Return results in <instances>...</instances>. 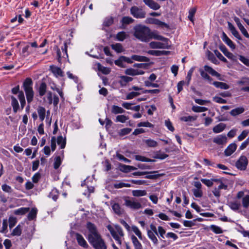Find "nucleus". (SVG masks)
<instances>
[{"instance_id":"53","label":"nucleus","mask_w":249,"mask_h":249,"mask_svg":"<svg viewBox=\"0 0 249 249\" xmlns=\"http://www.w3.org/2000/svg\"><path fill=\"white\" fill-rule=\"evenodd\" d=\"M135 159L137 160L142 161H145V162H151L153 161L154 160L147 158L145 157H143L140 155H136Z\"/></svg>"},{"instance_id":"57","label":"nucleus","mask_w":249,"mask_h":249,"mask_svg":"<svg viewBox=\"0 0 249 249\" xmlns=\"http://www.w3.org/2000/svg\"><path fill=\"white\" fill-rule=\"evenodd\" d=\"M124 72L126 75H131V76L137 75L136 70L132 69V68H129V69H126L125 70Z\"/></svg>"},{"instance_id":"44","label":"nucleus","mask_w":249,"mask_h":249,"mask_svg":"<svg viewBox=\"0 0 249 249\" xmlns=\"http://www.w3.org/2000/svg\"><path fill=\"white\" fill-rule=\"evenodd\" d=\"M37 210L36 208H32L28 215V218L29 220H33L36 216Z\"/></svg>"},{"instance_id":"15","label":"nucleus","mask_w":249,"mask_h":249,"mask_svg":"<svg viewBox=\"0 0 249 249\" xmlns=\"http://www.w3.org/2000/svg\"><path fill=\"white\" fill-rule=\"evenodd\" d=\"M133 78L128 77L127 76H120V80L119 81V83L120 84L121 87H125L127 83L132 81Z\"/></svg>"},{"instance_id":"27","label":"nucleus","mask_w":249,"mask_h":249,"mask_svg":"<svg viewBox=\"0 0 249 249\" xmlns=\"http://www.w3.org/2000/svg\"><path fill=\"white\" fill-rule=\"evenodd\" d=\"M37 113L39 119L41 121H43L45 117L46 109L42 107H39L37 109Z\"/></svg>"},{"instance_id":"24","label":"nucleus","mask_w":249,"mask_h":249,"mask_svg":"<svg viewBox=\"0 0 249 249\" xmlns=\"http://www.w3.org/2000/svg\"><path fill=\"white\" fill-rule=\"evenodd\" d=\"M30 210L29 208L21 207L14 211V213L17 215H23L28 213Z\"/></svg>"},{"instance_id":"42","label":"nucleus","mask_w":249,"mask_h":249,"mask_svg":"<svg viewBox=\"0 0 249 249\" xmlns=\"http://www.w3.org/2000/svg\"><path fill=\"white\" fill-rule=\"evenodd\" d=\"M127 36L126 34L124 32H120L116 35V39L120 41H124Z\"/></svg>"},{"instance_id":"49","label":"nucleus","mask_w":249,"mask_h":249,"mask_svg":"<svg viewBox=\"0 0 249 249\" xmlns=\"http://www.w3.org/2000/svg\"><path fill=\"white\" fill-rule=\"evenodd\" d=\"M134 19L129 17H124L122 18L121 22L123 25H127L132 23Z\"/></svg>"},{"instance_id":"35","label":"nucleus","mask_w":249,"mask_h":249,"mask_svg":"<svg viewBox=\"0 0 249 249\" xmlns=\"http://www.w3.org/2000/svg\"><path fill=\"white\" fill-rule=\"evenodd\" d=\"M59 193L56 189H53L49 195V197L52 198L54 201L58 198Z\"/></svg>"},{"instance_id":"5","label":"nucleus","mask_w":249,"mask_h":249,"mask_svg":"<svg viewBox=\"0 0 249 249\" xmlns=\"http://www.w3.org/2000/svg\"><path fill=\"white\" fill-rule=\"evenodd\" d=\"M248 164V160L247 158L245 156L242 155L237 160L235 166L238 169L244 171L246 169Z\"/></svg>"},{"instance_id":"14","label":"nucleus","mask_w":249,"mask_h":249,"mask_svg":"<svg viewBox=\"0 0 249 249\" xmlns=\"http://www.w3.org/2000/svg\"><path fill=\"white\" fill-rule=\"evenodd\" d=\"M50 70L52 71V72L54 74V75L57 77V76H60L63 77L64 76V72L62 71V70L56 66H50Z\"/></svg>"},{"instance_id":"59","label":"nucleus","mask_w":249,"mask_h":249,"mask_svg":"<svg viewBox=\"0 0 249 249\" xmlns=\"http://www.w3.org/2000/svg\"><path fill=\"white\" fill-rule=\"evenodd\" d=\"M242 204L244 208H248L249 206V195H246L243 197Z\"/></svg>"},{"instance_id":"34","label":"nucleus","mask_w":249,"mask_h":249,"mask_svg":"<svg viewBox=\"0 0 249 249\" xmlns=\"http://www.w3.org/2000/svg\"><path fill=\"white\" fill-rule=\"evenodd\" d=\"M167 52L164 51L149 50L147 53L154 56H160L166 54Z\"/></svg>"},{"instance_id":"4","label":"nucleus","mask_w":249,"mask_h":249,"mask_svg":"<svg viewBox=\"0 0 249 249\" xmlns=\"http://www.w3.org/2000/svg\"><path fill=\"white\" fill-rule=\"evenodd\" d=\"M107 228L110 232L113 238L119 244L121 245L122 242L120 237H123L124 235L122 228L119 225H115L114 227H113L110 225H107Z\"/></svg>"},{"instance_id":"64","label":"nucleus","mask_w":249,"mask_h":249,"mask_svg":"<svg viewBox=\"0 0 249 249\" xmlns=\"http://www.w3.org/2000/svg\"><path fill=\"white\" fill-rule=\"evenodd\" d=\"M17 221L15 217H10L9 218V228L10 229H12L14 227L16 224L17 223Z\"/></svg>"},{"instance_id":"54","label":"nucleus","mask_w":249,"mask_h":249,"mask_svg":"<svg viewBox=\"0 0 249 249\" xmlns=\"http://www.w3.org/2000/svg\"><path fill=\"white\" fill-rule=\"evenodd\" d=\"M145 143L151 147H155L158 145V143L154 140L151 139H148L145 140Z\"/></svg>"},{"instance_id":"33","label":"nucleus","mask_w":249,"mask_h":249,"mask_svg":"<svg viewBox=\"0 0 249 249\" xmlns=\"http://www.w3.org/2000/svg\"><path fill=\"white\" fill-rule=\"evenodd\" d=\"M18 98L20 103L21 109H23L25 105L26 102L24 94L22 91H21L20 92H19V94L18 95Z\"/></svg>"},{"instance_id":"61","label":"nucleus","mask_w":249,"mask_h":249,"mask_svg":"<svg viewBox=\"0 0 249 249\" xmlns=\"http://www.w3.org/2000/svg\"><path fill=\"white\" fill-rule=\"evenodd\" d=\"M2 190L6 193H11L13 191V189L11 187L6 184H4L1 186Z\"/></svg>"},{"instance_id":"56","label":"nucleus","mask_w":249,"mask_h":249,"mask_svg":"<svg viewBox=\"0 0 249 249\" xmlns=\"http://www.w3.org/2000/svg\"><path fill=\"white\" fill-rule=\"evenodd\" d=\"M29 45H27L22 48V54L24 57H26L30 54L31 52L29 51Z\"/></svg>"},{"instance_id":"40","label":"nucleus","mask_w":249,"mask_h":249,"mask_svg":"<svg viewBox=\"0 0 249 249\" xmlns=\"http://www.w3.org/2000/svg\"><path fill=\"white\" fill-rule=\"evenodd\" d=\"M22 231L21 226L18 225L13 230L11 233L12 236H19L20 235Z\"/></svg>"},{"instance_id":"25","label":"nucleus","mask_w":249,"mask_h":249,"mask_svg":"<svg viewBox=\"0 0 249 249\" xmlns=\"http://www.w3.org/2000/svg\"><path fill=\"white\" fill-rule=\"evenodd\" d=\"M216 88L221 89H227L229 88V86L225 83L215 81L212 83Z\"/></svg>"},{"instance_id":"52","label":"nucleus","mask_w":249,"mask_h":249,"mask_svg":"<svg viewBox=\"0 0 249 249\" xmlns=\"http://www.w3.org/2000/svg\"><path fill=\"white\" fill-rule=\"evenodd\" d=\"M132 230L140 239H142V232L137 227L135 226H132Z\"/></svg>"},{"instance_id":"13","label":"nucleus","mask_w":249,"mask_h":249,"mask_svg":"<svg viewBox=\"0 0 249 249\" xmlns=\"http://www.w3.org/2000/svg\"><path fill=\"white\" fill-rule=\"evenodd\" d=\"M222 40L225 43L229 46L232 50L235 48V45L233 42L228 37L226 34L223 32L222 35Z\"/></svg>"},{"instance_id":"55","label":"nucleus","mask_w":249,"mask_h":249,"mask_svg":"<svg viewBox=\"0 0 249 249\" xmlns=\"http://www.w3.org/2000/svg\"><path fill=\"white\" fill-rule=\"evenodd\" d=\"M168 157V155L164 153H161L160 151L157 152L154 158L156 159H159L160 160H163Z\"/></svg>"},{"instance_id":"28","label":"nucleus","mask_w":249,"mask_h":249,"mask_svg":"<svg viewBox=\"0 0 249 249\" xmlns=\"http://www.w3.org/2000/svg\"><path fill=\"white\" fill-rule=\"evenodd\" d=\"M131 59L135 61L140 62H148L149 61V59L147 57L138 55H132Z\"/></svg>"},{"instance_id":"19","label":"nucleus","mask_w":249,"mask_h":249,"mask_svg":"<svg viewBox=\"0 0 249 249\" xmlns=\"http://www.w3.org/2000/svg\"><path fill=\"white\" fill-rule=\"evenodd\" d=\"M131 239L135 249H142V244L135 235H131Z\"/></svg>"},{"instance_id":"60","label":"nucleus","mask_w":249,"mask_h":249,"mask_svg":"<svg viewBox=\"0 0 249 249\" xmlns=\"http://www.w3.org/2000/svg\"><path fill=\"white\" fill-rule=\"evenodd\" d=\"M215 55L222 61L226 63L227 60L222 55V54L217 50H214V51Z\"/></svg>"},{"instance_id":"23","label":"nucleus","mask_w":249,"mask_h":249,"mask_svg":"<svg viewBox=\"0 0 249 249\" xmlns=\"http://www.w3.org/2000/svg\"><path fill=\"white\" fill-rule=\"evenodd\" d=\"M226 125L223 123H220L214 127H213V130L215 133H218L223 131L226 128Z\"/></svg>"},{"instance_id":"16","label":"nucleus","mask_w":249,"mask_h":249,"mask_svg":"<svg viewBox=\"0 0 249 249\" xmlns=\"http://www.w3.org/2000/svg\"><path fill=\"white\" fill-rule=\"evenodd\" d=\"M149 47L152 49H164L166 45L160 42L152 41L149 43Z\"/></svg>"},{"instance_id":"31","label":"nucleus","mask_w":249,"mask_h":249,"mask_svg":"<svg viewBox=\"0 0 249 249\" xmlns=\"http://www.w3.org/2000/svg\"><path fill=\"white\" fill-rule=\"evenodd\" d=\"M132 194L134 196L139 197L146 196L147 192L145 190H136L132 191Z\"/></svg>"},{"instance_id":"47","label":"nucleus","mask_w":249,"mask_h":249,"mask_svg":"<svg viewBox=\"0 0 249 249\" xmlns=\"http://www.w3.org/2000/svg\"><path fill=\"white\" fill-rule=\"evenodd\" d=\"M196 8L193 7L191 8L189 11V15L188 16V18L192 22H193L194 20V17L196 14Z\"/></svg>"},{"instance_id":"39","label":"nucleus","mask_w":249,"mask_h":249,"mask_svg":"<svg viewBox=\"0 0 249 249\" xmlns=\"http://www.w3.org/2000/svg\"><path fill=\"white\" fill-rule=\"evenodd\" d=\"M121 167L122 168V171L125 173H127L131 171H133L137 169V168L134 166L124 164L121 165Z\"/></svg>"},{"instance_id":"41","label":"nucleus","mask_w":249,"mask_h":249,"mask_svg":"<svg viewBox=\"0 0 249 249\" xmlns=\"http://www.w3.org/2000/svg\"><path fill=\"white\" fill-rule=\"evenodd\" d=\"M113 23V18L111 17H108L105 18L103 25L105 27H109Z\"/></svg>"},{"instance_id":"20","label":"nucleus","mask_w":249,"mask_h":249,"mask_svg":"<svg viewBox=\"0 0 249 249\" xmlns=\"http://www.w3.org/2000/svg\"><path fill=\"white\" fill-rule=\"evenodd\" d=\"M220 50L223 52V53L228 58L233 59L234 56L231 52H229L226 47L222 45L219 47Z\"/></svg>"},{"instance_id":"29","label":"nucleus","mask_w":249,"mask_h":249,"mask_svg":"<svg viewBox=\"0 0 249 249\" xmlns=\"http://www.w3.org/2000/svg\"><path fill=\"white\" fill-rule=\"evenodd\" d=\"M11 98L12 100L11 105L13 107V111L15 113H16L19 107L18 101L17 99L13 96H12Z\"/></svg>"},{"instance_id":"22","label":"nucleus","mask_w":249,"mask_h":249,"mask_svg":"<svg viewBox=\"0 0 249 249\" xmlns=\"http://www.w3.org/2000/svg\"><path fill=\"white\" fill-rule=\"evenodd\" d=\"M245 111V109L243 107H238L232 109L230 112V114L232 116H236L243 113Z\"/></svg>"},{"instance_id":"12","label":"nucleus","mask_w":249,"mask_h":249,"mask_svg":"<svg viewBox=\"0 0 249 249\" xmlns=\"http://www.w3.org/2000/svg\"><path fill=\"white\" fill-rule=\"evenodd\" d=\"M143 1L146 5L154 10H158L160 7V4L153 0H143Z\"/></svg>"},{"instance_id":"46","label":"nucleus","mask_w":249,"mask_h":249,"mask_svg":"<svg viewBox=\"0 0 249 249\" xmlns=\"http://www.w3.org/2000/svg\"><path fill=\"white\" fill-rule=\"evenodd\" d=\"M210 229L216 234L223 233V231L221 228L217 226L212 225L210 226Z\"/></svg>"},{"instance_id":"38","label":"nucleus","mask_w":249,"mask_h":249,"mask_svg":"<svg viewBox=\"0 0 249 249\" xmlns=\"http://www.w3.org/2000/svg\"><path fill=\"white\" fill-rule=\"evenodd\" d=\"M228 205L232 210L237 211L240 207V203L237 201L230 202L229 203Z\"/></svg>"},{"instance_id":"43","label":"nucleus","mask_w":249,"mask_h":249,"mask_svg":"<svg viewBox=\"0 0 249 249\" xmlns=\"http://www.w3.org/2000/svg\"><path fill=\"white\" fill-rule=\"evenodd\" d=\"M192 110L195 112H202L208 110V108L206 107L199 106H193L192 108Z\"/></svg>"},{"instance_id":"1","label":"nucleus","mask_w":249,"mask_h":249,"mask_svg":"<svg viewBox=\"0 0 249 249\" xmlns=\"http://www.w3.org/2000/svg\"><path fill=\"white\" fill-rule=\"evenodd\" d=\"M86 227L89 231L87 239L92 247L94 249H107L106 243L98 232L96 226L88 222Z\"/></svg>"},{"instance_id":"45","label":"nucleus","mask_w":249,"mask_h":249,"mask_svg":"<svg viewBox=\"0 0 249 249\" xmlns=\"http://www.w3.org/2000/svg\"><path fill=\"white\" fill-rule=\"evenodd\" d=\"M238 85H249V77H243L237 82Z\"/></svg>"},{"instance_id":"18","label":"nucleus","mask_w":249,"mask_h":249,"mask_svg":"<svg viewBox=\"0 0 249 249\" xmlns=\"http://www.w3.org/2000/svg\"><path fill=\"white\" fill-rule=\"evenodd\" d=\"M150 39L154 38L155 39L162 41L164 42H167L168 39L167 38H165V37L159 35L157 34H156L155 32H151L150 31Z\"/></svg>"},{"instance_id":"10","label":"nucleus","mask_w":249,"mask_h":249,"mask_svg":"<svg viewBox=\"0 0 249 249\" xmlns=\"http://www.w3.org/2000/svg\"><path fill=\"white\" fill-rule=\"evenodd\" d=\"M237 148V145L235 143L230 144L224 151V155L228 157L232 154Z\"/></svg>"},{"instance_id":"36","label":"nucleus","mask_w":249,"mask_h":249,"mask_svg":"<svg viewBox=\"0 0 249 249\" xmlns=\"http://www.w3.org/2000/svg\"><path fill=\"white\" fill-rule=\"evenodd\" d=\"M131 185L128 183L124 182H116L113 184L114 188L116 189L122 188L123 187H130Z\"/></svg>"},{"instance_id":"30","label":"nucleus","mask_w":249,"mask_h":249,"mask_svg":"<svg viewBox=\"0 0 249 249\" xmlns=\"http://www.w3.org/2000/svg\"><path fill=\"white\" fill-rule=\"evenodd\" d=\"M111 47L117 53H120L124 51V49L121 44L117 43L114 44H112Z\"/></svg>"},{"instance_id":"62","label":"nucleus","mask_w":249,"mask_h":249,"mask_svg":"<svg viewBox=\"0 0 249 249\" xmlns=\"http://www.w3.org/2000/svg\"><path fill=\"white\" fill-rule=\"evenodd\" d=\"M132 131V129L129 128H124L120 130L119 132L120 136H124L130 133Z\"/></svg>"},{"instance_id":"51","label":"nucleus","mask_w":249,"mask_h":249,"mask_svg":"<svg viewBox=\"0 0 249 249\" xmlns=\"http://www.w3.org/2000/svg\"><path fill=\"white\" fill-rule=\"evenodd\" d=\"M196 117L192 116H182L180 118V120L183 122H192L196 120Z\"/></svg>"},{"instance_id":"26","label":"nucleus","mask_w":249,"mask_h":249,"mask_svg":"<svg viewBox=\"0 0 249 249\" xmlns=\"http://www.w3.org/2000/svg\"><path fill=\"white\" fill-rule=\"evenodd\" d=\"M112 208L114 213L119 215L122 214L124 212L123 209L121 208L118 203H114L112 205Z\"/></svg>"},{"instance_id":"6","label":"nucleus","mask_w":249,"mask_h":249,"mask_svg":"<svg viewBox=\"0 0 249 249\" xmlns=\"http://www.w3.org/2000/svg\"><path fill=\"white\" fill-rule=\"evenodd\" d=\"M130 12L134 17L137 18H144L146 15L145 12L142 8L135 6L131 8Z\"/></svg>"},{"instance_id":"32","label":"nucleus","mask_w":249,"mask_h":249,"mask_svg":"<svg viewBox=\"0 0 249 249\" xmlns=\"http://www.w3.org/2000/svg\"><path fill=\"white\" fill-rule=\"evenodd\" d=\"M125 112V110L122 107L113 105L112 107L111 112L113 114H117L119 113H123Z\"/></svg>"},{"instance_id":"58","label":"nucleus","mask_w":249,"mask_h":249,"mask_svg":"<svg viewBox=\"0 0 249 249\" xmlns=\"http://www.w3.org/2000/svg\"><path fill=\"white\" fill-rule=\"evenodd\" d=\"M249 131L248 130H243L241 134L238 137L237 139L239 141L243 140L249 134Z\"/></svg>"},{"instance_id":"48","label":"nucleus","mask_w":249,"mask_h":249,"mask_svg":"<svg viewBox=\"0 0 249 249\" xmlns=\"http://www.w3.org/2000/svg\"><path fill=\"white\" fill-rule=\"evenodd\" d=\"M129 119V117L128 116H126L124 115H118L116 118V122H120V123H124L126 121Z\"/></svg>"},{"instance_id":"17","label":"nucleus","mask_w":249,"mask_h":249,"mask_svg":"<svg viewBox=\"0 0 249 249\" xmlns=\"http://www.w3.org/2000/svg\"><path fill=\"white\" fill-rule=\"evenodd\" d=\"M147 236L148 238L151 240L153 244L157 246L158 244V240L156 235V233L151 231H147Z\"/></svg>"},{"instance_id":"2","label":"nucleus","mask_w":249,"mask_h":249,"mask_svg":"<svg viewBox=\"0 0 249 249\" xmlns=\"http://www.w3.org/2000/svg\"><path fill=\"white\" fill-rule=\"evenodd\" d=\"M134 36L137 39L143 42H148L150 39V29L144 25H138L134 28Z\"/></svg>"},{"instance_id":"3","label":"nucleus","mask_w":249,"mask_h":249,"mask_svg":"<svg viewBox=\"0 0 249 249\" xmlns=\"http://www.w3.org/2000/svg\"><path fill=\"white\" fill-rule=\"evenodd\" d=\"M33 81L30 78H27L23 82V87L25 91L27 101L30 104L33 101L34 92L33 89Z\"/></svg>"},{"instance_id":"21","label":"nucleus","mask_w":249,"mask_h":249,"mask_svg":"<svg viewBox=\"0 0 249 249\" xmlns=\"http://www.w3.org/2000/svg\"><path fill=\"white\" fill-rule=\"evenodd\" d=\"M38 92L40 97L44 96L47 92V85L45 82H42L38 89Z\"/></svg>"},{"instance_id":"50","label":"nucleus","mask_w":249,"mask_h":249,"mask_svg":"<svg viewBox=\"0 0 249 249\" xmlns=\"http://www.w3.org/2000/svg\"><path fill=\"white\" fill-rule=\"evenodd\" d=\"M61 164V160L60 156H56L54 159L53 167L55 169H58Z\"/></svg>"},{"instance_id":"37","label":"nucleus","mask_w":249,"mask_h":249,"mask_svg":"<svg viewBox=\"0 0 249 249\" xmlns=\"http://www.w3.org/2000/svg\"><path fill=\"white\" fill-rule=\"evenodd\" d=\"M57 143L58 145H60L61 149L65 148L66 144V139H63L62 136H59L57 139Z\"/></svg>"},{"instance_id":"63","label":"nucleus","mask_w":249,"mask_h":249,"mask_svg":"<svg viewBox=\"0 0 249 249\" xmlns=\"http://www.w3.org/2000/svg\"><path fill=\"white\" fill-rule=\"evenodd\" d=\"M140 94V93H139V92L132 91V92H131L129 93L126 95V99L127 100L132 99L133 98H134V97L139 95Z\"/></svg>"},{"instance_id":"9","label":"nucleus","mask_w":249,"mask_h":249,"mask_svg":"<svg viewBox=\"0 0 249 249\" xmlns=\"http://www.w3.org/2000/svg\"><path fill=\"white\" fill-rule=\"evenodd\" d=\"M75 238L78 243V244L80 246L86 249L88 248L89 245L81 234L78 233H76Z\"/></svg>"},{"instance_id":"11","label":"nucleus","mask_w":249,"mask_h":249,"mask_svg":"<svg viewBox=\"0 0 249 249\" xmlns=\"http://www.w3.org/2000/svg\"><path fill=\"white\" fill-rule=\"evenodd\" d=\"M227 138L225 135H220L213 139V142L218 145H222L227 143Z\"/></svg>"},{"instance_id":"7","label":"nucleus","mask_w":249,"mask_h":249,"mask_svg":"<svg viewBox=\"0 0 249 249\" xmlns=\"http://www.w3.org/2000/svg\"><path fill=\"white\" fill-rule=\"evenodd\" d=\"M125 205L134 210H138L142 208L141 204L135 200L134 198L131 199H125Z\"/></svg>"},{"instance_id":"8","label":"nucleus","mask_w":249,"mask_h":249,"mask_svg":"<svg viewBox=\"0 0 249 249\" xmlns=\"http://www.w3.org/2000/svg\"><path fill=\"white\" fill-rule=\"evenodd\" d=\"M146 22L149 24L157 25L162 28H168L169 27V26L167 23L155 18H148L146 19Z\"/></svg>"}]
</instances>
